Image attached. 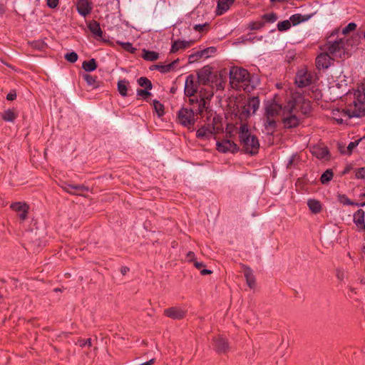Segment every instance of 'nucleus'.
<instances>
[{"label":"nucleus","instance_id":"ea45409f","mask_svg":"<svg viewBox=\"0 0 365 365\" xmlns=\"http://www.w3.org/2000/svg\"><path fill=\"white\" fill-rule=\"evenodd\" d=\"M265 24L262 20L251 21L248 24V28L250 30H259L264 26Z\"/></svg>","mask_w":365,"mask_h":365},{"label":"nucleus","instance_id":"393cba45","mask_svg":"<svg viewBox=\"0 0 365 365\" xmlns=\"http://www.w3.org/2000/svg\"><path fill=\"white\" fill-rule=\"evenodd\" d=\"M178 59L173 61V62H171L168 64H166V65H161V64L154 65V66H153L152 68H150V69L151 70H153L154 68L157 69L163 73H169L171 71L174 70L175 66L178 63Z\"/></svg>","mask_w":365,"mask_h":365},{"label":"nucleus","instance_id":"b1692460","mask_svg":"<svg viewBox=\"0 0 365 365\" xmlns=\"http://www.w3.org/2000/svg\"><path fill=\"white\" fill-rule=\"evenodd\" d=\"M215 348L217 352L225 353L229 348L228 343L225 338L219 336L215 339Z\"/></svg>","mask_w":365,"mask_h":365},{"label":"nucleus","instance_id":"c9c22d12","mask_svg":"<svg viewBox=\"0 0 365 365\" xmlns=\"http://www.w3.org/2000/svg\"><path fill=\"white\" fill-rule=\"evenodd\" d=\"M153 108L155 111L156 112L158 117H161L164 115V106L158 101L154 100L153 103Z\"/></svg>","mask_w":365,"mask_h":365},{"label":"nucleus","instance_id":"338daca9","mask_svg":"<svg viewBox=\"0 0 365 365\" xmlns=\"http://www.w3.org/2000/svg\"><path fill=\"white\" fill-rule=\"evenodd\" d=\"M154 361H155V359H150L146 362H144L140 365H152V364H153Z\"/></svg>","mask_w":365,"mask_h":365},{"label":"nucleus","instance_id":"052dcab7","mask_svg":"<svg viewBox=\"0 0 365 365\" xmlns=\"http://www.w3.org/2000/svg\"><path fill=\"white\" fill-rule=\"evenodd\" d=\"M130 269L128 267H122L120 269V272L123 275H125L128 272Z\"/></svg>","mask_w":365,"mask_h":365},{"label":"nucleus","instance_id":"de8ad7c7","mask_svg":"<svg viewBox=\"0 0 365 365\" xmlns=\"http://www.w3.org/2000/svg\"><path fill=\"white\" fill-rule=\"evenodd\" d=\"M81 347H85L86 346H91V339H79L76 343Z\"/></svg>","mask_w":365,"mask_h":365},{"label":"nucleus","instance_id":"f704fd0d","mask_svg":"<svg viewBox=\"0 0 365 365\" xmlns=\"http://www.w3.org/2000/svg\"><path fill=\"white\" fill-rule=\"evenodd\" d=\"M138 83L146 90H151L153 85L151 81L146 77H140L138 79Z\"/></svg>","mask_w":365,"mask_h":365},{"label":"nucleus","instance_id":"e433bc0d","mask_svg":"<svg viewBox=\"0 0 365 365\" xmlns=\"http://www.w3.org/2000/svg\"><path fill=\"white\" fill-rule=\"evenodd\" d=\"M277 19H278L277 15L274 12L265 14L262 16V20L264 23L267 22V23L272 24V23L275 22L277 20Z\"/></svg>","mask_w":365,"mask_h":365},{"label":"nucleus","instance_id":"a878e982","mask_svg":"<svg viewBox=\"0 0 365 365\" xmlns=\"http://www.w3.org/2000/svg\"><path fill=\"white\" fill-rule=\"evenodd\" d=\"M307 206L313 214H318L322 210L321 202L316 199H309L307 200Z\"/></svg>","mask_w":365,"mask_h":365},{"label":"nucleus","instance_id":"603ef678","mask_svg":"<svg viewBox=\"0 0 365 365\" xmlns=\"http://www.w3.org/2000/svg\"><path fill=\"white\" fill-rule=\"evenodd\" d=\"M59 0H46L47 6L51 9H55L58 6Z\"/></svg>","mask_w":365,"mask_h":365},{"label":"nucleus","instance_id":"a18cd8bd","mask_svg":"<svg viewBox=\"0 0 365 365\" xmlns=\"http://www.w3.org/2000/svg\"><path fill=\"white\" fill-rule=\"evenodd\" d=\"M356 29V24L355 23L351 22L348 24L344 28L341 30V34L344 35L348 34L351 31H354Z\"/></svg>","mask_w":365,"mask_h":365},{"label":"nucleus","instance_id":"c03bdc74","mask_svg":"<svg viewBox=\"0 0 365 365\" xmlns=\"http://www.w3.org/2000/svg\"><path fill=\"white\" fill-rule=\"evenodd\" d=\"M83 79L86 81L87 84L90 86L95 87L97 81H96V77L93 76L89 74H84L83 75Z\"/></svg>","mask_w":365,"mask_h":365},{"label":"nucleus","instance_id":"3c124183","mask_svg":"<svg viewBox=\"0 0 365 365\" xmlns=\"http://www.w3.org/2000/svg\"><path fill=\"white\" fill-rule=\"evenodd\" d=\"M149 91L150 90H146V89H138V90H137V95L139 96H142L143 98H146L150 95V93L149 92Z\"/></svg>","mask_w":365,"mask_h":365},{"label":"nucleus","instance_id":"37998d69","mask_svg":"<svg viewBox=\"0 0 365 365\" xmlns=\"http://www.w3.org/2000/svg\"><path fill=\"white\" fill-rule=\"evenodd\" d=\"M291 24L296 26L304 21L303 16L300 14H293L290 16L289 20Z\"/></svg>","mask_w":365,"mask_h":365},{"label":"nucleus","instance_id":"39448f33","mask_svg":"<svg viewBox=\"0 0 365 365\" xmlns=\"http://www.w3.org/2000/svg\"><path fill=\"white\" fill-rule=\"evenodd\" d=\"M284 106L273 101L265 106L264 126L267 133H272L277 126V118L282 117Z\"/></svg>","mask_w":365,"mask_h":365},{"label":"nucleus","instance_id":"4d7b16f0","mask_svg":"<svg viewBox=\"0 0 365 365\" xmlns=\"http://www.w3.org/2000/svg\"><path fill=\"white\" fill-rule=\"evenodd\" d=\"M16 93L15 91H11L6 96V99L8 101H14L16 99Z\"/></svg>","mask_w":365,"mask_h":365},{"label":"nucleus","instance_id":"2f4dec72","mask_svg":"<svg viewBox=\"0 0 365 365\" xmlns=\"http://www.w3.org/2000/svg\"><path fill=\"white\" fill-rule=\"evenodd\" d=\"M237 115H238L239 119L240 120L241 123H245L248 118L251 115L250 111L247 110L244 106H242L240 108L238 109Z\"/></svg>","mask_w":365,"mask_h":365},{"label":"nucleus","instance_id":"7ed1b4c3","mask_svg":"<svg viewBox=\"0 0 365 365\" xmlns=\"http://www.w3.org/2000/svg\"><path fill=\"white\" fill-rule=\"evenodd\" d=\"M237 133L240 144L247 153L255 155L258 153L259 140L255 135L252 134L247 123L240 124Z\"/></svg>","mask_w":365,"mask_h":365},{"label":"nucleus","instance_id":"412c9836","mask_svg":"<svg viewBox=\"0 0 365 365\" xmlns=\"http://www.w3.org/2000/svg\"><path fill=\"white\" fill-rule=\"evenodd\" d=\"M243 106L250 111L251 115L255 114L259 108V100L257 97L250 98Z\"/></svg>","mask_w":365,"mask_h":365},{"label":"nucleus","instance_id":"5701e85b","mask_svg":"<svg viewBox=\"0 0 365 365\" xmlns=\"http://www.w3.org/2000/svg\"><path fill=\"white\" fill-rule=\"evenodd\" d=\"M312 153L318 159L325 160L328 158L329 150L327 147L314 146L312 148Z\"/></svg>","mask_w":365,"mask_h":365},{"label":"nucleus","instance_id":"c756f323","mask_svg":"<svg viewBox=\"0 0 365 365\" xmlns=\"http://www.w3.org/2000/svg\"><path fill=\"white\" fill-rule=\"evenodd\" d=\"M355 100L353 101L354 106H358L361 104L363 108H365L364 103H365V89H363V91H357L354 93Z\"/></svg>","mask_w":365,"mask_h":365},{"label":"nucleus","instance_id":"6e6d98bb","mask_svg":"<svg viewBox=\"0 0 365 365\" xmlns=\"http://www.w3.org/2000/svg\"><path fill=\"white\" fill-rule=\"evenodd\" d=\"M207 26V24H195V25L194 26V29H195V31H199V32H200V31H202L204 30L205 27H206Z\"/></svg>","mask_w":365,"mask_h":365},{"label":"nucleus","instance_id":"423d86ee","mask_svg":"<svg viewBox=\"0 0 365 365\" xmlns=\"http://www.w3.org/2000/svg\"><path fill=\"white\" fill-rule=\"evenodd\" d=\"M282 120L286 128H292L299 124V119L297 116V112L294 110V105L287 103L284 106Z\"/></svg>","mask_w":365,"mask_h":365},{"label":"nucleus","instance_id":"ddd939ff","mask_svg":"<svg viewBox=\"0 0 365 365\" xmlns=\"http://www.w3.org/2000/svg\"><path fill=\"white\" fill-rule=\"evenodd\" d=\"M10 208L19 214V217L21 221H24L27 218L29 206L26 202H13L11 204Z\"/></svg>","mask_w":365,"mask_h":365},{"label":"nucleus","instance_id":"1a4fd4ad","mask_svg":"<svg viewBox=\"0 0 365 365\" xmlns=\"http://www.w3.org/2000/svg\"><path fill=\"white\" fill-rule=\"evenodd\" d=\"M178 119L180 124L184 127L190 128L195 123V114L192 109L182 108L178 113Z\"/></svg>","mask_w":365,"mask_h":365},{"label":"nucleus","instance_id":"bb28decb","mask_svg":"<svg viewBox=\"0 0 365 365\" xmlns=\"http://www.w3.org/2000/svg\"><path fill=\"white\" fill-rule=\"evenodd\" d=\"M90 31L97 37H102L103 31L101 29L100 24L96 21H92L88 26Z\"/></svg>","mask_w":365,"mask_h":365},{"label":"nucleus","instance_id":"13d9d810","mask_svg":"<svg viewBox=\"0 0 365 365\" xmlns=\"http://www.w3.org/2000/svg\"><path fill=\"white\" fill-rule=\"evenodd\" d=\"M193 264H194V266L200 271L205 267V264L203 262H197V260L195 261V262Z\"/></svg>","mask_w":365,"mask_h":365},{"label":"nucleus","instance_id":"4468645a","mask_svg":"<svg viewBox=\"0 0 365 365\" xmlns=\"http://www.w3.org/2000/svg\"><path fill=\"white\" fill-rule=\"evenodd\" d=\"M217 150L220 153H235L239 150L238 146L236 143L230 140H222L217 141L216 143Z\"/></svg>","mask_w":365,"mask_h":365},{"label":"nucleus","instance_id":"6e6552de","mask_svg":"<svg viewBox=\"0 0 365 365\" xmlns=\"http://www.w3.org/2000/svg\"><path fill=\"white\" fill-rule=\"evenodd\" d=\"M288 103L294 105V110L298 113L300 111L302 114L307 115L311 110V103L309 100L304 98L299 93H294L287 101Z\"/></svg>","mask_w":365,"mask_h":365},{"label":"nucleus","instance_id":"72a5a7b5","mask_svg":"<svg viewBox=\"0 0 365 365\" xmlns=\"http://www.w3.org/2000/svg\"><path fill=\"white\" fill-rule=\"evenodd\" d=\"M338 201L344 205H355L357 206V203L351 201L346 195L339 194L337 195Z\"/></svg>","mask_w":365,"mask_h":365},{"label":"nucleus","instance_id":"9b49d317","mask_svg":"<svg viewBox=\"0 0 365 365\" xmlns=\"http://www.w3.org/2000/svg\"><path fill=\"white\" fill-rule=\"evenodd\" d=\"M187 310L182 307H172L164 310V314L173 319L179 320L186 316Z\"/></svg>","mask_w":365,"mask_h":365},{"label":"nucleus","instance_id":"2eb2a0df","mask_svg":"<svg viewBox=\"0 0 365 365\" xmlns=\"http://www.w3.org/2000/svg\"><path fill=\"white\" fill-rule=\"evenodd\" d=\"M334 58L327 51L320 53L316 58V66L318 69L328 68Z\"/></svg>","mask_w":365,"mask_h":365},{"label":"nucleus","instance_id":"0e129e2a","mask_svg":"<svg viewBox=\"0 0 365 365\" xmlns=\"http://www.w3.org/2000/svg\"><path fill=\"white\" fill-rule=\"evenodd\" d=\"M294 158H295V155H293L290 157V158L289 159L288 163H287V167L291 166V165L293 163V162L294 160Z\"/></svg>","mask_w":365,"mask_h":365},{"label":"nucleus","instance_id":"09e8293b","mask_svg":"<svg viewBox=\"0 0 365 365\" xmlns=\"http://www.w3.org/2000/svg\"><path fill=\"white\" fill-rule=\"evenodd\" d=\"M62 189L65 190L66 192L70 193L72 195V187H73V185L69 184L67 182H63L61 186Z\"/></svg>","mask_w":365,"mask_h":365},{"label":"nucleus","instance_id":"864d4df0","mask_svg":"<svg viewBox=\"0 0 365 365\" xmlns=\"http://www.w3.org/2000/svg\"><path fill=\"white\" fill-rule=\"evenodd\" d=\"M186 259L189 262H195L196 261L195 255L193 252H188L186 255Z\"/></svg>","mask_w":365,"mask_h":365},{"label":"nucleus","instance_id":"c85d7f7f","mask_svg":"<svg viewBox=\"0 0 365 365\" xmlns=\"http://www.w3.org/2000/svg\"><path fill=\"white\" fill-rule=\"evenodd\" d=\"M142 57L145 61H155L158 59L159 53L153 51L143 49Z\"/></svg>","mask_w":365,"mask_h":365},{"label":"nucleus","instance_id":"e2e57ef3","mask_svg":"<svg viewBox=\"0 0 365 365\" xmlns=\"http://www.w3.org/2000/svg\"><path fill=\"white\" fill-rule=\"evenodd\" d=\"M336 277L340 280H342L344 279V274L342 271L338 270L336 273Z\"/></svg>","mask_w":365,"mask_h":365},{"label":"nucleus","instance_id":"a19ab883","mask_svg":"<svg viewBox=\"0 0 365 365\" xmlns=\"http://www.w3.org/2000/svg\"><path fill=\"white\" fill-rule=\"evenodd\" d=\"M72 190V195H81L88 191V188L83 185H73Z\"/></svg>","mask_w":365,"mask_h":365},{"label":"nucleus","instance_id":"dca6fc26","mask_svg":"<svg viewBox=\"0 0 365 365\" xmlns=\"http://www.w3.org/2000/svg\"><path fill=\"white\" fill-rule=\"evenodd\" d=\"M215 127L212 124L202 125L196 132V136L200 139H210L215 133Z\"/></svg>","mask_w":365,"mask_h":365},{"label":"nucleus","instance_id":"f257e3e1","mask_svg":"<svg viewBox=\"0 0 365 365\" xmlns=\"http://www.w3.org/2000/svg\"><path fill=\"white\" fill-rule=\"evenodd\" d=\"M211 75L212 69L209 66L203 67L197 73L198 81L203 86L200 88V100L197 98L189 99L197 114L201 115L207 109L209 101L214 95V88L209 84Z\"/></svg>","mask_w":365,"mask_h":365},{"label":"nucleus","instance_id":"79ce46f5","mask_svg":"<svg viewBox=\"0 0 365 365\" xmlns=\"http://www.w3.org/2000/svg\"><path fill=\"white\" fill-rule=\"evenodd\" d=\"M291 22L289 20H284L278 22L277 26L279 31H286L291 28Z\"/></svg>","mask_w":365,"mask_h":365},{"label":"nucleus","instance_id":"20e7f679","mask_svg":"<svg viewBox=\"0 0 365 365\" xmlns=\"http://www.w3.org/2000/svg\"><path fill=\"white\" fill-rule=\"evenodd\" d=\"M365 115V108L361 104L354 106L350 104L347 108H332L331 110V118L338 124L346 123L351 118L362 117Z\"/></svg>","mask_w":365,"mask_h":365},{"label":"nucleus","instance_id":"6ab92c4d","mask_svg":"<svg viewBox=\"0 0 365 365\" xmlns=\"http://www.w3.org/2000/svg\"><path fill=\"white\" fill-rule=\"evenodd\" d=\"M243 273L246 279L247 284L251 289L255 287L256 279L252 270L247 266L243 265Z\"/></svg>","mask_w":365,"mask_h":365},{"label":"nucleus","instance_id":"cd10ccee","mask_svg":"<svg viewBox=\"0 0 365 365\" xmlns=\"http://www.w3.org/2000/svg\"><path fill=\"white\" fill-rule=\"evenodd\" d=\"M18 114L15 109L6 110L2 114L1 118L6 122H14L17 118Z\"/></svg>","mask_w":365,"mask_h":365},{"label":"nucleus","instance_id":"9d476101","mask_svg":"<svg viewBox=\"0 0 365 365\" xmlns=\"http://www.w3.org/2000/svg\"><path fill=\"white\" fill-rule=\"evenodd\" d=\"M198 91V86L197 82L195 80V77L192 75H189L186 77L184 92L187 96L190 98H197L200 100V94L195 96Z\"/></svg>","mask_w":365,"mask_h":365},{"label":"nucleus","instance_id":"58836bf2","mask_svg":"<svg viewBox=\"0 0 365 365\" xmlns=\"http://www.w3.org/2000/svg\"><path fill=\"white\" fill-rule=\"evenodd\" d=\"M333 172L331 170H327L321 176L320 180L322 184H327L333 178Z\"/></svg>","mask_w":365,"mask_h":365},{"label":"nucleus","instance_id":"f8f14e48","mask_svg":"<svg viewBox=\"0 0 365 365\" xmlns=\"http://www.w3.org/2000/svg\"><path fill=\"white\" fill-rule=\"evenodd\" d=\"M312 77L311 73L305 70H300L297 72L295 78V83L299 88H304L312 83Z\"/></svg>","mask_w":365,"mask_h":365},{"label":"nucleus","instance_id":"aec40b11","mask_svg":"<svg viewBox=\"0 0 365 365\" xmlns=\"http://www.w3.org/2000/svg\"><path fill=\"white\" fill-rule=\"evenodd\" d=\"M192 44V41H174L172 43V46L170 48V53H176L180 50H183L187 48H189Z\"/></svg>","mask_w":365,"mask_h":365},{"label":"nucleus","instance_id":"f03ea898","mask_svg":"<svg viewBox=\"0 0 365 365\" xmlns=\"http://www.w3.org/2000/svg\"><path fill=\"white\" fill-rule=\"evenodd\" d=\"M231 87L237 91L252 92L259 84L257 76L251 75L247 70L240 67H232L230 71Z\"/></svg>","mask_w":365,"mask_h":365},{"label":"nucleus","instance_id":"7c9ffc66","mask_svg":"<svg viewBox=\"0 0 365 365\" xmlns=\"http://www.w3.org/2000/svg\"><path fill=\"white\" fill-rule=\"evenodd\" d=\"M82 68L87 72H91L96 69L97 64L94 58L83 61Z\"/></svg>","mask_w":365,"mask_h":365},{"label":"nucleus","instance_id":"49530a36","mask_svg":"<svg viewBox=\"0 0 365 365\" xmlns=\"http://www.w3.org/2000/svg\"><path fill=\"white\" fill-rule=\"evenodd\" d=\"M64 57L66 61L71 63H75L78 60V55L74 51L66 53Z\"/></svg>","mask_w":365,"mask_h":365},{"label":"nucleus","instance_id":"69168bd1","mask_svg":"<svg viewBox=\"0 0 365 365\" xmlns=\"http://www.w3.org/2000/svg\"><path fill=\"white\" fill-rule=\"evenodd\" d=\"M154 361H155V359H150L146 362H144L140 365H152V364H153Z\"/></svg>","mask_w":365,"mask_h":365},{"label":"nucleus","instance_id":"a211bd4d","mask_svg":"<svg viewBox=\"0 0 365 365\" xmlns=\"http://www.w3.org/2000/svg\"><path fill=\"white\" fill-rule=\"evenodd\" d=\"M353 221L360 230L365 231V212L363 210H358L353 216Z\"/></svg>","mask_w":365,"mask_h":365},{"label":"nucleus","instance_id":"f3484780","mask_svg":"<svg viewBox=\"0 0 365 365\" xmlns=\"http://www.w3.org/2000/svg\"><path fill=\"white\" fill-rule=\"evenodd\" d=\"M76 8L78 14L86 17L90 14L92 11V3L88 0H77Z\"/></svg>","mask_w":365,"mask_h":365},{"label":"nucleus","instance_id":"473e14b6","mask_svg":"<svg viewBox=\"0 0 365 365\" xmlns=\"http://www.w3.org/2000/svg\"><path fill=\"white\" fill-rule=\"evenodd\" d=\"M128 81L121 80L118 82V91L122 96H128Z\"/></svg>","mask_w":365,"mask_h":365},{"label":"nucleus","instance_id":"0eeeda50","mask_svg":"<svg viewBox=\"0 0 365 365\" xmlns=\"http://www.w3.org/2000/svg\"><path fill=\"white\" fill-rule=\"evenodd\" d=\"M346 42L344 38H339L334 42L329 41L325 46L327 51L334 58H344L346 56Z\"/></svg>","mask_w":365,"mask_h":365},{"label":"nucleus","instance_id":"680f3d73","mask_svg":"<svg viewBox=\"0 0 365 365\" xmlns=\"http://www.w3.org/2000/svg\"><path fill=\"white\" fill-rule=\"evenodd\" d=\"M208 49H205L202 51L197 53V56L202 57H207Z\"/></svg>","mask_w":365,"mask_h":365},{"label":"nucleus","instance_id":"4c0bfd02","mask_svg":"<svg viewBox=\"0 0 365 365\" xmlns=\"http://www.w3.org/2000/svg\"><path fill=\"white\" fill-rule=\"evenodd\" d=\"M116 43L118 45H120L125 51L130 53H134L136 51V48H134L132 43L130 42H123L120 41H117Z\"/></svg>","mask_w":365,"mask_h":365},{"label":"nucleus","instance_id":"bf43d9fd","mask_svg":"<svg viewBox=\"0 0 365 365\" xmlns=\"http://www.w3.org/2000/svg\"><path fill=\"white\" fill-rule=\"evenodd\" d=\"M212 272L210 270V269H202L200 270V274L202 275H206V274H211Z\"/></svg>","mask_w":365,"mask_h":365},{"label":"nucleus","instance_id":"774afa93","mask_svg":"<svg viewBox=\"0 0 365 365\" xmlns=\"http://www.w3.org/2000/svg\"><path fill=\"white\" fill-rule=\"evenodd\" d=\"M347 256L350 258V259H352V257L351 255V253L350 252H348L347 253Z\"/></svg>","mask_w":365,"mask_h":365},{"label":"nucleus","instance_id":"4be33fe9","mask_svg":"<svg viewBox=\"0 0 365 365\" xmlns=\"http://www.w3.org/2000/svg\"><path fill=\"white\" fill-rule=\"evenodd\" d=\"M235 0H218L217 6V14L222 15L233 4Z\"/></svg>","mask_w":365,"mask_h":365},{"label":"nucleus","instance_id":"5fc2aeb1","mask_svg":"<svg viewBox=\"0 0 365 365\" xmlns=\"http://www.w3.org/2000/svg\"><path fill=\"white\" fill-rule=\"evenodd\" d=\"M359 140H355L354 142H351L347 147L348 150L351 153L353 149H354L359 145Z\"/></svg>","mask_w":365,"mask_h":365},{"label":"nucleus","instance_id":"8fccbe9b","mask_svg":"<svg viewBox=\"0 0 365 365\" xmlns=\"http://www.w3.org/2000/svg\"><path fill=\"white\" fill-rule=\"evenodd\" d=\"M356 177L359 179H365V167L359 168L356 170Z\"/></svg>","mask_w":365,"mask_h":365}]
</instances>
